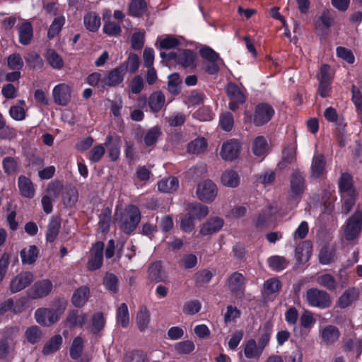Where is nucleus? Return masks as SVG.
I'll return each mask as SVG.
<instances>
[{"mask_svg":"<svg viewBox=\"0 0 362 362\" xmlns=\"http://www.w3.org/2000/svg\"><path fill=\"white\" fill-rule=\"evenodd\" d=\"M275 110L268 103H259L255 109L252 122L255 126L260 127L268 123L274 115Z\"/></svg>","mask_w":362,"mask_h":362,"instance_id":"nucleus-6","label":"nucleus"},{"mask_svg":"<svg viewBox=\"0 0 362 362\" xmlns=\"http://www.w3.org/2000/svg\"><path fill=\"white\" fill-rule=\"evenodd\" d=\"M87 320L85 313L78 314L77 311L71 310L66 317V322L70 327H82Z\"/></svg>","mask_w":362,"mask_h":362,"instance_id":"nucleus-38","label":"nucleus"},{"mask_svg":"<svg viewBox=\"0 0 362 362\" xmlns=\"http://www.w3.org/2000/svg\"><path fill=\"white\" fill-rule=\"evenodd\" d=\"M290 182L289 199L297 203L305 189L304 176L300 172H294Z\"/></svg>","mask_w":362,"mask_h":362,"instance_id":"nucleus-8","label":"nucleus"},{"mask_svg":"<svg viewBox=\"0 0 362 362\" xmlns=\"http://www.w3.org/2000/svg\"><path fill=\"white\" fill-rule=\"evenodd\" d=\"M223 226V220L219 217H213L208 219L201 227L199 233L202 235H208L219 231Z\"/></svg>","mask_w":362,"mask_h":362,"instance_id":"nucleus-17","label":"nucleus"},{"mask_svg":"<svg viewBox=\"0 0 362 362\" xmlns=\"http://www.w3.org/2000/svg\"><path fill=\"white\" fill-rule=\"evenodd\" d=\"M187 211L197 219L204 218L209 213L208 206L198 202L188 204Z\"/></svg>","mask_w":362,"mask_h":362,"instance_id":"nucleus-27","label":"nucleus"},{"mask_svg":"<svg viewBox=\"0 0 362 362\" xmlns=\"http://www.w3.org/2000/svg\"><path fill=\"white\" fill-rule=\"evenodd\" d=\"M151 322V315L146 307L139 308L136 317V324L140 331L146 330Z\"/></svg>","mask_w":362,"mask_h":362,"instance_id":"nucleus-25","label":"nucleus"},{"mask_svg":"<svg viewBox=\"0 0 362 362\" xmlns=\"http://www.w3.org/2000/svg\"><path fill=\"white\" fill-rule=\"evenodd\" d=\"M160 129L157 127L150 129L144 137L146 145L151 146L155 144L160 137Z\"/></svg>","mask_w":362,"mask_h":362,"instance_id":"nucleus-56","label":"nucleus"},{"mask_svg":"<svg viewBox=\"0 0 362 362\" xmlns=\"http://www.w3.org/2000/svg\"><path fill=\"white\" fill-rule=\"evenodd\" d=\"M228 285L230 291L236 296L241 297L245 289V278L242 274L234 272L228 278Z\"/></svg>","mask_w":362,"mask_h":362,"instance_id":"nucleus-15","label":"nucleus"},{"mask_svg":"<svg viewBox=\"0 0 362 362\" xmlns=\"http://www.w3.org/2000/svg\"><path fill=\"white\" fill-rule=\"evenodd\" d=\"M23 302L18 300L14 302L13 299L10 298L0 305V315L7 312L13 311V313H18L23 310Z\"/></svg>","mask_w":362,"mask_h":362,"instance_id":"nucleus-37","label":"nucleus"},{"mask_svg":"<svg viewBox=\"0 0 362 362\" xmlns=\"http://www.w3.org/2000/svg\"><path fill=\"white\" fill-rule=\"evenodd\" d=\"M13 347L14 344L11 340H0V358H6L13 350Z\"/></svg>","mask_w":362,"mask_h":362,"instance_id":"nucleus-63","label":"nucleus"},{"mask_svg":"<svg viewBox=\"0 0 362 362\" xmlns=\"http://www.w3.org/2000/svg\"><path fill=\"white\" fill-rule=\"evenodd\" d=\"M176 60L182 66L194 67L195 66L196 54L188 49L180 51Z\"/></svg>","mask_w":362,"mask_h":362,"instance_id":"nucleus-28","label":"nucleus"},{"mask_svg":"<svg viewBox=\"0 0 362 362\" xmlns=\"http://www.w3.org/2000/svg\"><path fill=\"white\" fill-rule=\"evenodd\" d=\"M33 274L30 272L20 273L10 283L11 292L15 293L23 290L33 282Z\"/></svg>","mask_w":362,"mask_h":362,"instance_id":"nucleus-10","label":"nucleus"},{"mask_svg":"<svg viewBox=\"0 0 362 362\" xmlns=\"http://www.w3.org/2000/svg\"><path fill=\"white\" fill-rule=\"evenodd\" d=\"M197 264V258L194 254L185 255L180 262V265L186 269L194 267Z\"/></svg>","mask_w":362,"mask_h":362,"instance_id":"nucleus-62","label":"nucleus"},{"mask_svg":"<svg viewBox=\"0 0 362 362\" xmlns=\"http://www.w3.org/2000/svg\"><path fill=\"white\" fill-rule=\"evenodd\" d=\"M165 102V95L160 91L153 93L148 99V105L152 112H158L163 107Z\"/></svg>","mask_w":362,"mask_h":362,"instance_id":"nucleus-32","label":"nucleus"},{"mask_svg":"<svg viewBox=\"0 0 362 362\" xmlns=\"http://www.w3.org/2000/svg\"><path fill=\"white\" fill-rule=\"evenodd\" d=\"M83 25L88 31L97 32L101 25L99 15L93 11L88 12L83 17Z\"/></svg>","mask_w":362,"mask_h":362,"instance_id":"nucleus-21","label":"nucleus"},{"mask_svg":"<svg viewBox=\"0 0 362 362\" xmlns=\"http://www.w3.org/2000/svg\"><path fill=\"white\" fill-rule=\"evenodd\" d=\"M48 64L54 69H61L64 66V61L54 50L49 49L46 53Z\"/></svg>","mask_w":362,"mask_h":362,"instance_id":"nucleus-45","label":"nucleus"},{"mask_svg":"<svg viewBox=\"0 0 362 362\" xmlns=\"http://www.w3.org/2000/svg\"><path fill=\"white\" fill-rule=\"evenodd\" d=\"M65 23V17L64 16H59L56 17L52 21L49 30H48V37L53 38L57 35L62 27Z\"/></svg>","mask_w":362,"mask_h":362,"instance_id":"nucleus-48","label":"nucleus"},{"mask_svg":"<svg viewBox=\"0 0 362 362\" xmlns=\"http://www.w3.org/2000/svg\"><path fill=\"white\" fill-rule=\"evenodd\" d=\"M362 226V212L356 211L347 221L344 228V238L347 240L356 239L360 234Z\"/></svg>","mask_w":362,"mask_h":362,"instance_id":"nucleus-7","label":"nucleus"},{"mask_svg":"<svg viewBox=\"0 0 362 362\" xmlns=\"http://www.w3.org/2000/svg\"><path fill=\"white\" fill-rule=\"evenodd\" d=\"M18 35L22 45H28L33 38L32 25L29 22H23L18 28Z\"/></svg>","mask_w":362,"mask_h":362,"instance_id":"nucleus-31","label":"nucleus"},{"mask_svg":"<svg viewBox=\"0 0 362 362\" xmlns=\"http://www.w3.org/2000/svg\"><path fill=\"white\" fill-rule=\"evenodd\" d=\"M103 31L108 35H117L121 32V28L118 23L107 20L104 23Z\"/></svg>","mask_w":362,"mask_h":362,"instance_id":"nucleus-61","label":"nucleus"},{"mask_svg":"<svg viewBox=\"0 0 362 362\" xmlns=\"http://www.w3.org/2000/svg\"><path fill=\"white\" fill-rule=\"evenodd\" d=\"M25 337L29 343L34 344L41 340L42 333L37 326H31L25 330Z\"/></svg>","mask_w":362,"mask_h":362,"instance_id":"nucleus-46","label":"nucleus"},{"mask_svg":"<svg viewBox=\"0 0 362 362\" xmlns=\"http://www.w3.org/2000/svg\"><path fill=\"white\" fill-rule=\"evenodd\" d=\"M65 309L64 305H61L55 309L39 308L35 313V317L40 325L49 326L59 319Z\"/></svg>","mask_w":362,"mask_h":362,"instance_id":"nucleus-1","label":"nucleus"},{"mask_svg":"<svg viewBox=\"0 0 362 362\" xmlns=\"http://www.w3.org/2000/svg\"><path fill=\"white\" fill-rule=\"evenodd\" d=\"M339 189L342 199L355 196V190L352 187L351 177L347 173L342 174L339 181Z\"/></svg>","mask_w":362,"mask_h":362,"instance_id":"nucleus-23","label":"nucleus"},{"mask_svg":"<svg viewBox=\"0 0 362 362\" xmlns=\"http://www.w3.org/2000/svg\"><path fill=\"white\" fill-rule=\"evenodd\" d=\"M59 190L60 185L59 184H52L48 186L46 194L42 198V205L46 214L52 212V202L59 196Z\"/></svg>","mask_w":362,"mask_h":362,"instance_id":"nucleus-13","label":"nucleus"},{"mask_svg":"<svg viewBox=\"0 0 362 362\" xmlns=\"http://www.w3.org/2000/svg\"><path fill=\"white\" fill-rule=\"evenodd\" d=\"M72 91L70 84L62 83L56 85L52 92L54 103L62 106L67 105L71 100Z\"/></svg>","mask_w":362,"mask_h":362,"instance_id":"nucleus-5","label":"nucleus"},{"mask_svg":"<svg viewBox=\"0 0 362 362\" xmlns=\"http://www.w3.org/2000/svg\"><path fill=\"white\" fill-rule=\"evenodd\" d=\"M111 220V211L106 208L99 216V225L103 232L107 230Z\"/></svg>","mask_w":362,"mask_h":362,"instance_id":"nucleus-59","label":"nucleus"},{"mask_svg":"<svg viewBox=\"0 0 362 362\" xmlns=\"http://www.w3.org/2000/svg\"><path fill=\"white\" fill-rule=\"evenodd\" d=\"M117 324L123 328L128 327L129 324V313L126 303H122L117 310Z\"/></svg>","mask_w":362,"mask_h":362,"instance_id":"nucleus-35","label":"nucleus"},{"mask_svg":"<svg viewBox=\"0 0 362 362\" xmlns=\"http://www.w3.org/2000/svg\"><path fill=\"white\" fill-rule=\"evenodd\" d=\"M182 80L177 74H173L168 76V89L173 95L180 93Z\"/></svg>","mask_w":362,"mask_h":362,"instance_id":"nucleus-49","label":"nucleus"},{"mask_svg":"<svg viewBox=\"0 0 362 362\" xmlns=\"http://www.w3.org/2000/svg\"><path fill=\"white\" fill-rule=\"evenodd\" d=\"M240 178L238 173L232 170H226L221 177V184L227 187H237L240 184Z\"/></svg>","mask_w":362,"mask_h":362,"instance_id":"nucleus-24","label":"nucleus"},{"mask_svg":"<svg viewBox=\"0 0 362 362\" xmlns=\"http://www.w3.org/2000/svg\"><path fill=\"white\" fill-rule=\"evenodd\" d=\"M320 337L326 345H331L335 343L340 337L339 329L334 325H326L320 329Z\"/></svg>","mask_w":362,"mask_h":362,"instance_id":"nucleus-16","label":"nucleus"},{"mask_svg":"<svg viewBox=\"0 0 362 362\" xmlns=\"http://www.w3.org/2000/svg\"><path fill=\"white\" fill-rule=\"evenodd\" d=\"M146 9V4L144 0H132L129 6V14L135 17L144 15Z\"/></svg>","mask_w":362,"mask_h":362,"instance_id":"nucleus-43","label":"nucleus"},{"mask_svg":"<svg viewBox=\"0 0 362 362\" xmlns=\"http://www.w3.org/2000/svg\"><path fill=\"white\" fill-rule=\"evenodd\" d=\"M105 152V147L103 145H97L90 151L89 160L93 163H97L103 156Z\"/></svg>","mask_w":362,"mask_h":362,"instance_id":"nucleus-64","label":"nucleus"},{"mask_svg":"<svg viewBox=\"0 0 362 362\" xmlns=\"http://www.w3.org/2000/svg\"><path fill=\"white\" fill-rule=\"evenodd\" d=\"M311 252V245L308 242H304L296 249V258L300 263H305L309 260Z\"/></svg>","mask_w":362,"mask_h":362,"instance_id":"nucleus-34","label":"nucleus"},{"mask_svg":"<svg viewBox=\"0 0 362 362\" xmlns=\"http://www.w3.org/2000/svg\"><path fill=\"white\" fill-rule=\"evenodd\" d=\"M105 320L102 313H96L92 317L91 331L94 333L100 332L103 329Z\"/></svg>","mask_w":362,"mask_h":362,"instance_id":"nucleus-57","label":"nucleus"},{"mask_svg":"<svg viewBox=\"0 0 362 362\" xmlns=\"http://www.w3.org/2000/svg\"><path fill=\"white\" fill-rule=\"evenodd\" d=\"M217 194V185L210 180L200 182L197 185L196 194L202 202L211 203L215 200Z\"/></svg>","mask_w":362,"mask_h":362,"instance_id":"nucleus-4","label":"nucleus"},{"mask_svg":"<svg viewBox=\"0 0 362 362\" xmlns=\"http://www.w3.org/2000/svg\"><path fill=\"white\" fill-rule=\"evenodd\" d=\"M124 75L125 67L124 65H120L107 72L103 78L102 83L105 86H117L123 81Z\"/></svg>","mask_w":362,"mask_h":362,"instance_id":"nucleus-9","label":"nucleus"},{"mask_svg":"<svg viewBox=\"0 0 362 362\" xmlns=\"http://www.w3.org/2000/svg\"><path fill=\"white\" fill-rule=\"evenodd\" d=\"M243 352L245 356L248 359H259L263 350L253 339L247 340L244 344Z\"/></svg>","mask_w":362,"mask_h":362,"instance_id":"nucleus-18","label":"nucleus"},{"mask_svg":"<svg viewBox=\"0 0 362 362\" xmlns=\"http://www.w3.org/2000/svg\"><path fill=\"white\" fill-rule=\"evenodd\" d=\"M207 147V142L203 137H199L189 142L187 151L191 154H199L204 152Z\"/></svg>","mask_w":362,"mask_h":362,"instance_id":"nucleus-36","label":"nucleus"},{"mask_svg":"<svg viewBox=\"0 0 362 362\" xmlns=\"http://www.w3.org/2000/svg\"><path fill=\"white\" fill-rule=\"evenodd\" d=\"M53 288L51 281L43 279L36 282L30 289L29 296L32 298H41L50 293Z\"/></svg>","mask_w":362,"mask_h":362,"instance_id":"nucleus-11","label":"nucleus"},{"mask_svg":"<svg viewBox=\"0 0 362 362\" xmlns=\"http://www.w3.org/2000/svg\"><path fill=\"white\" fill-rule=\"evenodd\" d=\"M316 320L313 317V314L309 310H305L300 317V323L302 327L305 329H311Z\"/></svg>","mask_w":362,"mask_h":362,"instance_id":"nucleus-54","label":"nucleus"},{"mask_svg":"<svg viewBox=\"0 0 362 362\" xmlns=\"http://www.w3.org/2000/svg\"><path fill=\"white\" fill-rule=\"evenodd\" d=\"M240 147V143L235 139L224 142L220 152L221 158L226 160H232L236 158L239 154Z\"/></svg>","mask_w":362,"mask_h":362,"instance_id":"nucleus-14","label":"nucleus"},{"mask_svg":"<svg viewBox=\"0 0 362 362\" xmlns=\"http://www.w3.org/2000/svg\"><path fill=\"white\" fill-rule=\"evenodd\" d=\"M234 124L233 117L231 113L226 112L221 115L219 125L224 131L229 132Z\"/></svg>","mask_w":362,"mask_h":362,"instance_id":"nucleus-51","label":"nucleus"},{"mask_svg":"<svg viewBox=\"0 0 362 362\" xmlns=\"http://www.w3.org/2000/svg\"><path fill=\"white\" fill-rule=\"evenodd\" d=\"M8 66L13 70H20L24 65L23 60L19 54H11L7 59Z\"/></svg>","mask_w":362,"mask_h":362,"instance_id":"nucleus-55","label":"nucleus"},{"mask_svg":"<svg viewBox=\"0 0 362 362\" xmlns=\"http://www.w3.org/2000/svg\"><path fill=\"white\" fill-rule=\"evenodd\" d=\"M178 180L175 177H169L158 182V190L165 193L174 192L178 189Z\"/></svg>","mask_w":362,"mask_h":362,"instance_id":"nucleus-29","label":"nucleus"},{"mask_svg":"<svg viewBox=\"0 0 362 362\" xmlns=\"http://www.w3.org/2000/svg\"><path fill=\"white\" fill-rule=\"evenodd\" d=\"M148 273L151 279L157 282L165 280V275L162 271V267L160 263L156 262L152 264L149 269Z\"/></svg>","mask_w":362,"mask_h":362,"instance_id":"nucleus-50","label":"nucleus"},{"mask_svg":"<svg viewBox=\"0 0 362 362\" xmlns=\"http://www.w3.org/2000/svg\"><path fill=\"white\" fill-rule=\"evenodd\" d=\"M104 245L101 242L94 244L90 250V257L88 262V269L94 271L99 269L103 264V251Z\"/></svg>","mask_w":362,"mask_h":362,"instance_id":"nucleus-12","label":"nucleus"},{"mask_svg":"<svg viewBox=\"0 0 362 362\" xmlns=\"http://www.w3.org/2000/svg\"><path fill=\"white\" fill-rule=\"evenodd\" d=\"M62 337L57 334L52 337L44 346L42 353L45 355H49L57 351L62 344Z\"/></svg>","mask_w":362,"mask_h":362,"instance_id":"nucleus-39","label":"nucleus"},{"mask_svg":"<svg viewBox=\"0 0 362 362\" xmlns=\"http://www.w3.org/2000/svg\"><path fill=\"white\" fill-rule=\"evenodd\" d=\"M281 288V282L277 279L273 278L266 281L264 284V292L267 294H273Z\"/></svg>","mask_w":362,"mask_h":362,"instance_id":"nucleus-58","label":"nucleus"},{"mask_svg":"<svg viewBox=\"0 0 362 362\" xmlns=\"http://www.w3.org/2000/svg\"><path fill=\"white\" fill-rule=\"evenodd\" d=\"M358 290L354 288L346 290L337 300V306L342 309L349 307L358 298Z\"/></svg>","mask_w":362,"mask_h":362,"instance_id":"nucleus-19","label":"nucleus"},{"mask_svg":"<svg viewBox=\"0 0 362 362\" xmlns=\"http://www.w3.org/2000/svg\"><path fill=\"white\" fill-rule=\"evenodd\" d=\"M90 296V289L86 286H83L76 289L72 296V303L76 307H82L87 302Z\"/></svg>","mask_w":362,"mask_h":362,"instance_id":"nucleus-22","label":"nucleus"},{"mask_svg":"<svg viewBox=\"0 0 362 362\" xmlns=\"http://www.w3.org/2000/svg\"><path fill=\"white\" fill-rule=\"evenodd\" d=\"M296 150V148L295 146H288L284 150L282 159L278 164L279 168L284 169L288 164L295 160Z\"/></svg>","mask_w":362,"mask_h":362,"instance_id":"nucleus-41","label":"nucleus"},{"mask_svg":"<svg viewBox=\"0 0 362 362\" xmlns=\"http://www.w3.org/2000/svg\"><path fill=\"white\" fill-rule=\"evenodd\" d=\"M38 256V250L35 245H30L21 251L22 263L31 264L34 263Z\"/></svg>","mask_w":362,"mask_h":362,"instance_id":"nucleus-33","label":"nucleus"},{"mask_svg":"<svg viewBox=\"0 0 362 362\" xmlns=\"http://www.w3.org/2000/svg\"><path fill=\"white\" fill-rule=\"evenodd\" d=\"M305 299L310 306L321 309L329 308L332 305L330 296L326 291L315 288L307 291Z\"/></svg>","mask_w":362,"mask_h":362,"instance_id":"nucleus-3","label":"nucleus"},{"mask_svg":"<svg viewBox=\"0 0 362 362\" xmlns=\"http://www.w3.org/2000/svg\"><path fill=\"white\" fill-rule=\"evenodd\" d=\"M316 281L320 286L329 291L335 290L337 287V282L336 279L329 274H325L318 276L316 279Z\"/></svg>","mask_w":362,"mask_h":362,"instance_id":"nucleus-42","label":"nucleus"},{"mask_svg":"<svg viewBox=\"0 0 362 362\" xmlns=\"http://www.w3.org/2000/svg\"><path fill=\"white\" fill-rule=\"evenodd\" d=\"M83 347V341L81 337H76L70 348V355L72 358L77 359L81 354Z\"/></svg>","mask_w":362,"mask_h":362,"instance_id":"nucleus-52","label":"nucleus"},{"mask_svg":"<svg viewBox=\"0 0 362 362\" xmlns=\"http://www.w3.org/2000/svg\"><path fill=\"white\" fill-rule=\"evenodd\" d=\"M252 151L257 157L264 158L269 152V144L263 136H257L252 145Z\"/></svg>","mask_w":362,"mask_h":362,"instance_id":"nucleus-20","label":"nucleus"},{"mask_svg":"<svg viewBox=\"0 0 362 362\" xmlns=\"http://www.w3.org/2000/svg\"><path fill=\"white\" fill-rule=\"evenodd\" d=\"M61 226L60 221L57 218H52L48 226L46 233L47 240L52 243L57 237Z\"/></svg>","mask_w":362,"mask_h":362,"instance_id":"nucleus-40","label":"nucleus"},{"mask_svg":"<svg viewBox=\"0 0 362 362\" xmlns=\"http://www.w3.org/2000/svg\"><path fill=\"white\" fill-rule=\"evenodd\" d=\"M122 214L120 228L124 233H129L134 230L140 222V211L136 206L129 205Z\"/></svg>","mask_w":362,"mask_h":362,"instance_id":"nucleus-2","label":"nucleus"},{"mask_svg":"<svg viewBox=\"0 0 362 362\" xmlns=\"http://www.w3.org/2000/svg\"><path fill=\"white\" fill-rule=\"evenodd\" d=\"M18 188L21 194L27 198H32L35 194V189L31 180L25 177L20 176L18 177Z\"/></svg>","mask_w":362,"mask_h":362,"instance_id":"nucleus-30","label":"nucleus"},{"mask_svg":"<svg viewBox=\"0 0 362 362\" xmlns=\"http://www.w3.org/2000/svg\"><path fill=\"white\" fill-rule=\"evenodd\" d=\"M269 267L275 271H281L286 269L288 261L282 256L275 255L269 257L267 260Z\"/></svg>","mask_w":362,"mask_h":362,"instance_id":"nucleus-47","label":"nucleus"},{"mask_svg":"<svg viewBox=\"0 0 362 362\" xmlns=\"http://www.w3.org/2000/svg\"><path fill=\"white\" fill-rule=\"evenodd\" d=\"M194 218L189 212L180 218V227L185 232H191L194 226Z\"/></svg>","mask_w":362,"mask_h":362,"instance_id":"nucleus-60","label":"nucleus"},{"mask_svg":"<svg viewBox=\"0 0 362 362\" xmlns=\"http://www.w3.org/2000/svg\"><path fill=\"white\" fill-rule=\"evenodd\" d=\"M325 159L322 154H315L313 156L311 164V175L312 177H319L325 171Z\"/></svg>","mask_w":362,"mask_h":362,"instance_id":"nucleus-26","label":"nucleus"},{"mask_svg":"<svg viewBox=\"0 0 362 362\" xmlns=\"http://www.w3.org/2000/svg\"><path fill=\"white\" fill-rule=\"evenodd\" d=\"M226 91L230 100L238 101V103H244L245 96L236 86L233 84L228 85Z\"/></svg>","mask_w":362,"mask_h":362,"instance_id":"nucleus-53","label":"nucleus"},{"mask_svg":"<svg viewBox=\"0 0 362 362\" xmlns=\"http://www.w3.org/2000/svg\"><path fill=\"white\" fill-rule=\"evenodd\" d=\"M333 23V18L329 11H324L321 16L316 21V28L324 31L327 30Z\"/></svg>","mask_w":362,"mask_h":362,"instance_id":"nucleus-44","label":"nucleus"}]
</instances>
